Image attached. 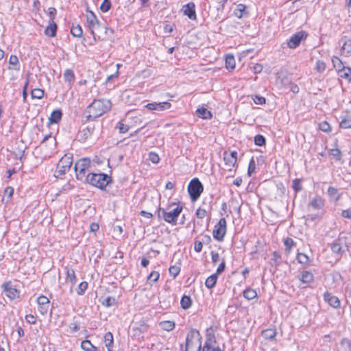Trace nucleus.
Masks as SVG:
<instances>
[{
    "instance_id": "1",
    "label": "nucleus",
    "mask_w": 351,
    "mask_h": 351,
    "mask_svg": "<svg viewBox=\"0 0 351 351\" xmlns=\"http://www.w3.org/2000/svg\"><path fill=\"white\" fill-rule=\"evenodd\" d=\"M112 104L106 99H95L84 111L85 121H94L109 111Z\"/></svg>"
},
{
    "instance_id": "2",
    "label": "nucleus",
    "mask_w": 351,
    "mask_h": 351,
    "mask_svg": "<svg viewBox=\"0 0 351 351\" xmlns=\"http://www.w3.org/2000/svg\"><path fill=\"white\" fill-rule=\"evenodd\" d=\"M86 181L93 186L104 190L112 182V178L106 173H89L86 177Z\"/></svg>"
},
{
    "instance_id": "3",
    "label": "nucleus",
    "mask_w": 351,
    "mask_h": 351,
    "mask_svg": "<svg viewBox=\"0 0 351 351\" xmlns=\"http://www.w3.org/2000/svg\"><path fill=\"white\" fill-rule=\"evenodd\" d=\"M204 191V186L198 178L192 179L188 186V192L192 202H195Z\"/></svg>"
},
{
    "instance_id": "4",
    "label": "nucleus",
    "mask_w": 351,
    "mask_h": 351,
    "mask_svg": "<svg viewBox=\"0 0 351 351\" xmlns=\"http://www.w3.org/2000/svg\"><path fill=\"white\" fill-rule=\"evenodd\" d=\"M182 210V206H177L171 211H166L164 208H160L158 210V217H162L164 220L169 223L176 225L177 223V218Z\"/></svg>"
},
{
    "instance_id": "5",
    "label": "nucleus",
    "mask_w": 351,
    "mask_h": 351,
    "mask_svg": "<svg viewBox=\"0 0 351 351\" xmlns=\"http://www.w3.org/2000/svg\"><path fill=\"white\" fill-rule=\"evenodd\" d=\"M72 163V157L69 156L67 155H64V156H63L59 160L57 165L56 176L59 177L60 176L64 175L67 171L70 170Z\"/></svg>"
},
{
    "instance_id": "6",
    "label": "nucleus",
    "mask_w": 351,
    "mask_h": 351,
    "mask_svg": "<svg viewBox=\"0 0 351 351\" xmlns=\"http://www.w3.org/2000/svg\"><path fill=\"white\" fill-rule=\"evenodd\" d=\"M90 166V160L87 158H81L75 162L74 169L78 180H82L84 177L86 171Z\"/></svg>"
},
{
    "instance_id": "7",
    "label": "nucleus",
    "mask_w": 351,
    "mask_h": 351,
    "mask_svg": "<svg viewBox=\"0 0 351 351\" xmlns=\"http://www.w3.org/2000/svg\"><path fill=\"white\" fill-rule=\"evenodd\" d=\"M226 232V220L225 218H221L218 223L216 224L215 229L213 232L214 239L219 241L223 240L224 236Z\"/></svg>"
},
{
    "instance_id": "8",
    "label": "nucleus",
    "mask_w": 351,
    "mask_h": 351,
    "mask_svg": "<svg viewBox=\"0 0 351 351\" xmlns=\"http://www.w3.org/2000/svg\"><path fill=\"white\" fill-rule=\"evenodd\" d=\"M307 37V34L304 31H300L296 34L292 35L287 40V46L290 49H295L298 47L301 41L305 40Z\"/></svg>"
},
{
    "instance_id": "9",
    "label": "nucleus",
    "mask_w": 351,
    "mask_h": 351,
    "mask_svg": "<svg viewBox=\"0 0 351 351\" xmlns=\"http://www.w3.org/2000/svg\"><path fill=\"white\" fill-rule=\"evenodd\" d=\"M200 337L199 332L195 329H191L188 333L186 338V343H185V350L184 351H192L193 350H195L197 346L194 342V339H199Z\"/></svg>"
},
{
    "instance_id": "10",
    "label": "nucleus",
    "mask_w": 351,
    "mask_h": 351,
    "mask_svg": "<svg viewBox=\"0 0 351 351\" xmlns=\"http://www.w3.org/2000/svg\"><path fill=\"white\" fill-rule=\"evenodd\" d=\"M1 287L5 295L10 300L19 297V291L12 285L10 281L3 283Z\"/></svg>"
},
{
    "instance_id": "11",
    "label": "nucleus",
    "mask_w": 351,
    "mask_h": 351,
    "mask_svg": "<svg viewBox=\"0 0 351 351\" xmlns=\"http://www.w3.org/2000/svg\"><path fill=\"white\" fill-rule=\"evenodd\" d=\"M86 20L90 33L93 35L94 40H96L95 30L99 27L100 23L97 19L95 14L91 11H90L89 14L86 15Z\"/></svg>"
},
{
    "instance_id": "12",
    "label": "nucleus",
    "mask_w": 351,
    "mask_h": 351,
    "mask_svg": "<svg viewBox=\"0 0 351 351\" xmlns=\"http://www.w3.org/2000/svg\"><path fill=\"white\" fill-rule=\"evenodd\" d=\"M223 160L225 165L228 170L234 167L237 160V152L236 151L231 152L230 153L225 152L223 154Z\"/></svg>"
},
{
    "instance_id": "13",
    "label": "nucleus",
    "mask_w": 351,
    "mask_h": 351,
    "mask_svg": "<svg viewBox=\"0 0 351 351\" xmlns=\"http://www.w3.org/2000/svg\"><path fill=\"white\" fill-rule=\"evenodd\" d=\"M171 104L167 101L165 102H153L147 104L145 107L149 110H158V111H162L165 110H167L171 108Z\"/></svg>"
},
{
    "instance_id": "14",
    "label": "nucleus",
    "mask_w": 351,
    "mask_h": 351,
    "mask_svg": "<svg viewBox=\"0 0 351 351\" xmlns=\"http://www.w3.org/2000/svg\"><path fill=\"white\" fill-rule=\"evenodd\" d=\"M94 126L87 125L85 128L80 130L77 138L81 142H85L88 138H90L93 132Z\"/></svg>"
},
{
    "instance_id": "15",
    "label": "nucleus",
    "mask_w": 351,
    "mask_h": 351,
    "mask_svg": "<svg viewBox=\"0 0 351 351\" xmlns=\"http://www.w3.org/2000/svg\"><path fill=\"white\" fill-rule=\"evenodd\" d=\"M195 8V4L193 2H190L184 5L182 8L184 15L187 16L191 20L196 19Z\"/></svg>"
},
{
    "instance_id": "16",
    "label": "nucleus",
    "mask_w": 351,
    "mask_h": 351,
    "mask_svg": "<svg viewBox=\"0 0 351 351\" xmlns=\"http://www.w3.org/2000/svg\"><path fill=\"white\" fill-rule=\"evenodd\" d=\"M324 299L326 301L330 306L333 308H338L340 306V301L339 298L335 295H332L331 293L328 292H326L324 295Z\"/></svg>"
},
{
    "instance_id": "17",
    "label": "nucleus",
    "mask_w": 351,
    "mask_h": 351,
    "mask_svg": "<svg viewBox=\"0 0 351 351\" xmlns=\"http://www.w3.org/2000/svg\"><path fill=\"white\" fill-rule=\"evenodd\" d=\"M346 248H347V246H343L340 239L336 240L330 245L332 252L340 256L346 251Z\"/></svg>"
},
{
    "instance_id": "18",
    "label": "nucleus",
    "mask_w": 351,
    "mask_h": 351,
    "mask_svg": "<svg viewBox=\"0 0 351 351\" xmlns=\"http://www.w3.org/2000/svg\"><path fill=\"white\" fill-rule=\"evenodd\" d=\"M246 5L243 4L237 5V8L234 10V16L239 19L247 16L248 15V12L246 11Z\"/></svg>"
},
{
    "instance_id": "19",
    "label": "nucleus",
    "mask_w": 351,
    "mask_h": 351,
    "mask_svg": "<svg viewBox=\"0 0 351 351\" xmlns=\"http://www.w3.org/2000/svg\"><path fill=\"white\" fill-rule=\"evenodd\" d=\"M298 278L304 284H310L314 280L313 274L308 271H302Z\"/></svg>"
},
{
    "instance_id": "20",
    "label": "nucleus",
    "mask_w": 351,
    "mask_h": 351,
    "mask_svg": "<svg viewBox=\"0 0 351 351\" xmlns=\"http://www.w3.org/2000/svg\"><path fill=\"white\" fill-rule=\"evenodd\" d=\"M62 117V110L60 109L55 110L51 112L49 118V123L50 124L58 123L60 121Z\"/></svg>"
},
{
    "instance_id": "21",
    "label": "nucleus",
    "mask_w": 351,
    "mask_h": 351,
    "mask_svg": "<svg viewBox=\"0 0 351 351\" xmlns=\"http://www.w3.org/2000/svg\"><path fill=\"white\" fill-rule=\"evenodd\" d=\"M58 26L55 22H49V25L45 29V34L47 36L54 37L56 35Z\"/></svg>"
},
{
    "instance_id": "22",
    "label": "nucleus",
    "mask_w": 351,
    "mask_h": 351,
    "mask_svg": "<svg viewBox=\"0 0 351 351\" xmlns=\"http://www.w3.org/2000/svg\"><path fill=\"white\" fill-rule=\"evenodd\" d=\"M196 114L198 117L203 119H209L212 117L211 112L204 107L197 108L196 110Z\"/></svg>"
},
{
    "instance_id": "23",
    "label": "nucleus",
    "mask_w": 351,
    "mask_h": 351,
    "mask_svg": "<svg viewBox=\"0 0 351 351\" xmlns=\"http://www.w3.org/2000/svg\"><path fill=\"white\" fill-rule=\"evenodd\" d=\"M311 206L314 209H321L324 204V200L319 196H315L311 202Z\"/></svg>"
},
{
    "instance_id": "24",
    "label": "nucleus",
    "mask_w": 351,
    "mask_h": 351,
    "mask_svg": "<svg viewBox=\"0 0 351 351\" xmlns=\"http://www.w3.org/2000/svg\"><path fill=\"white\" fill-rule=\"evenodd\" d=\"M327 193L330 199H332L335 202H337L339 200L341 195L338 193L337 189L333 186H329L327 191Z\"/></svg>"
},
{
    "instance_id": "25",
    "label": "nucleus",
    "mask_w": 351,
    "mask_h": 351,
    "mask_svg": "<svg viewBox=\"0 0 351 351\" xmlns=\"http://www.w3.org/2000/svg\"><path fill=\"white\" fill-rule=\"evenodd\" d=\"M332 62L333 66L337 71L338 74L346 67L344 66L342 61L338 57L334 56L332 59Z\"/></svg>"
},
{
    "instance_id": "26",
    "label": "nucleus",
    "mask_w": 351,
    "mask_h": 351,
    "mask_svg": "<svg viewBox=\"0 0 351 351\" xmlns=\"http://www.w3.org/2000/svg\"><path fill=\"white\" fill-rule=\"evenodd\" d=\"M218 276L217 274H213L208 277L205 282V285L208 289H212L213 288L217 282Z\"/></svg>"
},
{
    "instance_id": "27",
    "label": "nucleus",
    "mask_w": 351,
    "mask_h": 351,
    "mask_svg": "<svg viewBox=\"0 0 351 351\" xmlns=\"http://www.w3.org/2000/svg\"><path fill=\"white\" fill-rule=\"evenodd\" d=\"M160 328L166 331H171L175 328V322L173 321H163L159 324Z\"/></svg>"
},
{
    "instance_id": "28",
    "label": "nucleus",
    "mask_w": 351,
    "mask_h": 351,
    "mask_svg": "<svg viewBox=\"0 0 351 351\" xmlns=\"http://www.w3.org/2000/svg\"><path fill=\"white\" fill-rule=\"evenodd\" d=\"M9 64L12 65V67H10V69H14L16 71L20 70L19 58L15 55H11L9 59Z\"/></svg>"
},
{
    "instance_id": "29",
    "label": "nucleus",
    "mask_w": 351,
    "mask_h": 351,
    "mask_svg": "<svg viewBox=\"0 0 351 351\" xmlns=\"http://www.w3.org/2000/svg\"><path fill=\"white\" fill-rule=\"evenodd\" d=\"M225 61L227 69L233 70L235 68V60L232 55H227Z\"/></svg>"
},
{
    "instance_id": "30",
    "label": "nucleus",
    "mask_w": 351,
    "mask_h": 351,
    "mask_svg": "<svg viewBox=\"0 0 351 351\" xmlns=\"http://www.w3.org/2000/svg\"><path fill=\"white\" fill-rule=\"evenodd\" d=\"M66 280L69 281L72 286L76 283L77 278L73 269L66 268Z\"/></svg>"
},
{
    "instance_id": "31",
    "label": "nucleus",
    "mask_w": 351,
    "mask_h": 351,
    "mask_svg": "<svg viewBox=\"0 0 351 351\" xmlns=\"http://www.w3.org/2000/svg\"><path fill=\"white\" fill-rule=\"evenodd\" d=\"M257 296V293L254 289L247 288L243 291V297L247 300H252Z\"/></svg>"
},
{
    "instance_id": "32",
    "label": "nucleus",
    "mask_w": 351,
    "mask_h": 351,
    "mask_svg": "<svg viewBox=\"0 0 351 351\" xmlns=\"http://www.w3.org/2000/svg\"><path fill=\"white\" fill-rule=\"evenodd\" d=\"M276 335V332L275 330L271 328H268L264 330L262 332V336L265 339H273Z\"/></svg>"
},
{
    "instance_id": "33",
    "label": "nucleus",
    "mask_w": 351,
    "mask_h": 351,
    "mask_svg": "<svg viewBox=\"0 0 351 351\" xmlns=\"http://www.w3.org/2000/svg\"><path fill=\"white\" fill-rule=\"evenodd\" d=\"M81 348L85 351H97V350L89 340L82 341Z\"/></svg>"
},
{
    "instance_id": "34",
    "label": "nucleus",
    "mask_w": 351,
    "mask_h": 351,
    "mask_svg": "<svg viewBox=\"0 0 351 351\" xmlns=\"http://www.w3.org/2000/svg\"><path fill=\"white\" fill-rule=\"evenodd\" d=\"M191 299L189 296L184 295L180 300V305L183 309H188L191 306Z\"/></svg>"
},
{
    "instance_id": "35",
    "label": "nucleus",
    "mask_w": 351,
    "mask_h": 351,
    "mask_svg": "<svg viewBox=\"0 0 351 351\" xmlns=\"http://www.w3.org/2000/svg\"><path fill=\"white\" fill-rule=\"evenodd\" d=\"M113 335L112 332H108L105 334L104 336V342L105 345L107 347L108 349L112 348L113 345Z\"/></svg>"
},
{
    "instance_id": "36",
    "label": "nucleus",
    "mask_w": 351,
    "mask_h": 351,
    "mask_svg": "<svg viewBox=\"0 0 351 351\" xmlns=\"http://www.w3.org/2000/svg\"><path fill=\"white\" fill-rule=\"evenodd\" d=\"M71 33L74 37L80 38L82 36V29L80 25H73L71 29Z\"/></svg>"
},
{
    "instance_id": "37",
    "label": "nucleus",
    "mask_w": 351,
    "mask_h": 351,
    "mask_svg": "<svg viewBox=\"0 0 351 351\" xmlns=\"http://www.w3.org/2000/svg\"><path fill=\"white\" fill-rule=\"evenodd\" d=\"M339 75L351 82V68L346 66L339 73Z\"/></svg>"
},
{
    "instance_id": "38",
    "label": "nucleus",
    "mask_w": 351,
    "mask_h": 351,
    "mask_svg": "<svg viewBox=\"0 0 351 351\" xmlns=\"http://www.w3.org/2000/svg\"><path fill=\"white\" fill-rule=\"evenodd\" d=\"M64 79L65 82L71 84L75 80V75L71 69H66L64 73Z\"/></svg>"
},
{
    "instance_id": "39",
    "label": "nucleus",
    "mask_w": 351,
    "mask_h": 351,
    "mask_svg": "<svg viewBox=\"0 0 351 351\" xmlns=\"http://www.w3.org/2000/svg\"><path fill=\"white\" fill-rule=\"evenodd\" d=\"M202 351H223L219 347L212 346L211 343L207 340L206 341L204 346L202 347Z\"/></svg>"
},
{
    "instance_id": "40",
    "label": "nucleus",
    "mask_w": 351,
    "mask_h": 351,
    "mask_svg": "<svg viewBox=\"0 0 351 351\" xmlns=\"http://www.w3.org/2000/svg\"><path fill=\"white\" fill-rule=\"evenodd\" d=\"M44 90L40 88H34L31 92V96L33 99H42L44 96Z\"/></svg>"
},
{
    "instance_id": "41",
    "label": "nucleus",
    "mask_w": 351,
    "mask_h": 351,
    "mask_svg": "<svg viewBox=\"0 0 351 351\" xmlns=\"http://www.w3.org/2000/svg\"><path fill=\"white\" fill-rule=\"evenodd\" d=\"M292 188L295 193L300 191L302 190V180L298 178L293 180L292 182Z\"/></svg>"
},
{
    "instance_id": "42",
    "label": "nucleus",
    "mask_w": 351,
    "mask_h": 351,
    "mask_svg": "<svg viewBox=\"0 0 351 351\" xmlns=\"http://www.w3.org/2000/svg\"><path fill=\"white\" fill-rule=\"evenodd\" d=\"M341 49L343 50L348 56L351 54V39L346 40L343 42Z\"/></svg>"
},
{
    "instance_id": "43",
    "label": "nucleus",
    "mask_w": 351,
    "mask_h": 351,
    "mask_svg": "<svg viewBox=\"0 0 351 351\" xmlns=\"http://www.w3.org/2000/svg\"><path fill=\"white\" fill-rule=\"evenodd\" d=\"M340 127L344 129L351 128V117H347L340 122Z\"/></svg>"
},
{
    "instance_id": "44",
    "label": "nucleus",
    "mask_w": 351,
    "mask_h": 351,
    "mask_svg": "<svg viewBox=\"0 0 351 351\" xmlns=\"http://www.w3.org/2000/svg\"><path fill=\"white\" fill-rule=\"evenodd\" d=\"M265 138L261 134H257L254 137V143L257 146H263L265 145Z\"/></svg>"
},
{
    "instance_id": "45",
    "label": "nucleus",
    "mask_w": 351,
    "mask_h": 351,
    "mask_svg": "<svg viewBox=\"0 0 351 351\" xmlns=\"http://www.w3.org/2000/svg\"><path fill=\"white\" fill-rule=\"evenodd\" d=\"M330 155L334 157L336 160L339 161L341 159V152L340 149L335 148L331 149L329 152Z\"/></svg>"
},
{
    "instance_id": "46",
    "label": "nucleus",
    "mask_w": 351,
    "mask_h": 351,
    "mask_svg": "<svg viewBox=\"0 0 351 351\" xmlns=\"http://www.w3.org/2000/svg\"><path fill=\"white\" fill-rule=\"evenodd\" d=\"M87 288L88 283L84 281L80 282L77 289V294L80 295H82L85 293V291L87 289Z\"/></svg>"
},
{
    "instance_id": "47",
    "label": "nucleus",
    "mask_w": 351,
    "mask_h": 351,
    "mask_svg": "<svg viewBox=\"0 0 351 351\" xmlns=\"http://www.w3.org/2000/svg\"><path fill=\"white\" fill-rule=\"evenodd\" d=\"M111 8V2L110 0H104L100 5V10L103 12H107Z\"/></svg>"
},
{
    "instance_id": "48",
    "label": "nucleus",
    "mask_w": 351,
    "mask_h": 351,
    "mask_svg": "<svg viewBox=\"0 0 351 351\" xmlns=\"http://www.w3.org/2000/svg\"><path fill=\"white\" fill-rule=\"evenodd\" d=\"M297 260L301 264H306L309 261V258L305 254L298 253Z\"/></svg>"
},
{
    "instance_id": "49",
    "label": "nucleus",
    "mask_w": 351,
    "mask_h": 351,
    "mask_svg": "<svg viewBox=\"0 0 351 351\" xmlns=\"http://www.w3.org/2000/svg\"><path fill=\"white\" fill-rule=\"evenodd\" d=\"M319 128L320 130L324 132H329L331 130L330 125L326 121H322L319 124Z\"/></svg>"
},
{
    "instance_id": "50",
    "label": "nucleus",
    "mask_w": 351,
    "mask_h": 351,
    "mask_svg": "<svg viewBox=\"0 0 351 351\" xmlns=\"http://www.w3.org/2000/svg\"><path fill=\"white\" fill-rule=\"evenodd\" d=\"M37 302H38V306H43V305L46 306V305H49V300L45 295H40L37 298Z\"/></svg>"
},
{
    "instance_id": "51",
    "label": "nucleus",
    "mask_w": 351,
    "mask_h": 351,
    "mask_svg": "<svg viewBox=\"0 0 351 351\" xmlns=\"http://www.w3.org/2000/svg\"><path fill=\"white\" fill-rule=\"evenodd\" d=\"M169 271L171 276L176 278L179 274L180 268L178 266L173 265L169 267Z\"/></svg>"
},
{
    "instance_id": "52",
    "label": "nucleus",
    "mask_w": 351,
    "mask_h": 351,
    "mask_svg": "<svg viewBox=\"0 0 351 351\" xmlns=\"http://www.w3.org/2000/svg\"><path fill=\"white\" fill-rule=\"evenodd\" d=\"M255 169H256V163L254 160V158H252V159L250 160V161L249 162V165H248V169H247L248 175L250 176L253 173L255 172Z\"/></svg>"
},
{
    "instance_id": "53",
    "label": "nucleus",
    "mask_w": 351,
    "mask_h": 351,
    "mask_svg": "<svg viewBox=\"0 0 351 351\" xmlns=\"http://www.w3.org/2000/svg\"><path fill=\"white\" fill-rule=\"evenodd\" d=\"M159 277H160L159 272L154 271L148 276L147 280H148V281H152V282H155L158 280Z\"/></svg>"
},
{
    "instance_id": "54",
    "label": "nucleus",
    "mask_w": 351,
    "mask_h": 351,
    "mask_svg": "<svg viewBox=\"0 0 351 351\" xmlns=\"http://www.w3.org/2000/svg\"><path fill=\"white\" fill-rule=\"evenodd\" d=\"M284 244L285 245L286 250L289 252L291 248L295 245V243L291 238L287 237L285 240Z\"/></svg>"
},
{
    "instance_id": "55",
    "label": "nucleus",
    "mask_w": 351,
    "mask_h": 351,
    "mask_svg": "<svg viewBox=\"0 0 351 351\" xmlns=\"http://www.w3.org/2000/svg\"><path fill=\"white\" fill-rule=\"evenodd\" d=\"M149 160L154 164H157L160 160V158L156 153L152 152L149 154Z\"/></svg>"
},
{
    "instance_id": "56",
    "label": "nucleus",
    "mask_w": 351,
    "mask_h": 351,
    "mask_svg": "<svg viewBox=\"0 0 351 351\" xmlns=\"http://www.w3.org/2000/svg\"><path fill=\"white\" fill-rule=\"evenodd\" d=\"M56 9L55 8H49L48 9V16L49 17V22H54V19L56 15Z\"/></svg>"
},
{
    "instance_id": "57",
    "label": "nucleus",
    "mask_w": 351,
    "mask_h": 351,
    "mask_svg": "<svg viewBox=\"0 0 351 351\" xmlns=\"http://www.w3.org/2000/svg\"><path fill=\"white\" fill-rule=\"evenodd\" d=\"M118 129H119V131L120 133H126L129 129H130V127L128 125H126V124H124L123 123H121V122H119L118 123V126H117Z\"/></svg>"
},
{
    "instance_id": "58",
    "label": "nucleus",
    "mask_w": 351,
    "mask_h": 351,
    "mask_svg": "<svg viewBox=\"0 0 351 351\" xmlns=\"http://www.w3.org/2000/svg\"><path fill=\"white\" fill-rule=\"evenodd\" d=\"M115 303V299L112 297H107L104 299L102 304L107 307L112 306Z\"/></svg>"
},
{
    "instance_id": "59",
    "label": "nucleus",
    "mask_w": 351,
    "mask_h": 351,
    "mask_svg": "<svg viewBox=\"0 0 351 351\" xmlns=\"http://www.w3.org/2000/svg\"><path fill=\"white\" fill-rule=\"evenodd\" d=\"M253 100L256 104H260V105L265 104V101H266V99L264 97L259 96V95H255L253 97Z\"/></svg>"
},
{
    "instance_id": "60",
    "label": "nucleus",
    "mask_w": 351,
    "mask_h": 351,
    "mask_svg": "<svg viewBox=\"0 0 351 351\" xmlns=\"http://www.w3.org/2000/svg\"><path fill=\"white\" fill-rule=\"evenodd\" d=\"M207 214V212L205 209L204 208H199L197 210H196V216L198 219H203L206 217Z\"/></svg>"
},
{
    "instance_id": "61",
    "label": "nucleus",
    "mask_w": 351,
    "mask_h": 351,
    "mask_svg": "<svg viewBox=\"0 0 351 351\" xmlns=\"http://www.w3.org/2000/svg\"><path fill=\"white\" fill-rule=\"evenodd\" d=\"M326 69V64L322 61H317L316 64V69L318 72H323Z\"/></svg>"
},
{
    "instance_id": "62",
    "label": "nucleus",
    "mask_w": 351,
    "mask_h": 351,
    "mask_svg": "<svg viewBox=\"0 0 351 351\" xmlns=\"http://www.w3.org/2000/svg\"><path fill=\"white\" fill-rule=\"evenodd\" d=\"M13 193H14V189L12 186H8L4 190V195H7L8 196V199L11 198L12 197V195H13Z\"/></svg>"
},
{
    "instance_id": "63",
    "label": "nucleus",
    "mask_w": 351,
    "mask_h": 351,
    "mask_svg": "<svg viewBox=\"0 0 351 351\" xmlns=\"http://www.w3.org/2000/svg\"><path fill=\"white\" fill-rule=\"evenodd\" d=\"M226 269V263L224 260H223L222 263L218 266L216 273L215 274H217L218 276L219 274H221Z\"/></svg>"
},
{
    "instance_id": "64",
    "label": "nucleus",
    "mask_w": 351,
    "mask_h": 351,
    "mask_svg": "<svg viewBox=\"0 0 351 351\" xmlns=\"http://www.w3.org/2000/svg\"><path fill=\"white\" fill-rule=\"evenodd\" d=\"M26 321L31 324H35L36 322V318L33 315L29 314L25 316Z\"/></svg>"
}]
</instances>
